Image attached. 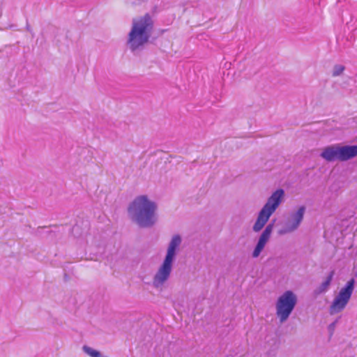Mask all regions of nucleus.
<instances>
[{"label": "nucleus", "mask_w": 357, "mask_h": 357, "mask_svg": "<svg viewBox=\"0 0 357 357\" xmlns=\"http://www.w3.org/2000/svg\"><path fill=\"white\" fill-rule=\"evenodd\" d=\"M153 28L154 22L149 13L132 19L127 45L134 55H139L147 43L155 40V37H152Z\"/></svg>", "instance_id": "obj_1"}, {"label": "nucleus", "mask_w": 357, "mask_h": 357, "mask_svg": "<svg viewBox=\"0 0 357 357\" xmlns=\"http://www.w3.org/2000/svg\"><path fill=\"white\" fill-rule=\"evenodd\" d=\"M157 204L146 195L136 197L128 206L130 220L140 228H151L158 222Z\"/></svg>", "instance_id": "obj_2"}, {"label": "nucleus", "mask_w": 357, "mask_h": 357, "mask_svg": "<svg viewBox=\"0 0 357 357\" xmlns=\"http://www.w3.org/2000/svg\"><path fill=\"white\" fill-rule=\"evenodd\" d=\"M181 241L182 239L179 234H176L172 236L169 243L164 261L153 276V285L155 288L158 289L161 287L169 278L173 262L176 256L177 249L181 245Z\"/></svg>", "instance_id": "obj_3"}, {"label": "nucleus", "mask_w": 357, "mask_h": 357, "mask_svg": "<svg viewBox=\"0 0 357 357\" xmlns=\"http://www.w3.org/2000/svg\"><path fill=\"white\" fill-rule=\"evenodd\" d=\"M297 303V296L292 291H286L276 303V314L281 323L287 320Z\"/></svg>", "instance_id": "obj_4"}, {"label": "nucleus", "mask_w": 357, "mask_h": 357, "mask_svg": "<svg viewBox=\"0 0 357 357\" xmlns=\"http://www.w3.org/2000/svg\"><path fill=\"white\" fill-rule=\"evenodd\" d=\"M355 280L350 279L345 286L342 287L337 296L334 298L330 306L329 312L331 314H334L342 312L349 301L354 289Z\"/></svg>", "instance_id": "obj_5"}, {"label": "nucleus", "mask_w": 357, "mask_h": 357, "mask_svg": "<svg viewBox=\"0 0 357 357\" xmlns=\"http://www.w3.org/2000/svg\"><path fill=\"white\" fill-rule=\"evenodd\" d=\"M275 220H273L271 223H269L263 231L261 234L260 235L257 245L255 247V249L252 253V257L253 258H257L259 256L261 251L264 250L266 243L268 241L271 233L273 231L274 224Z\"/></svg>", "instance_id": "obj_6"}, {"label": "nucleus", "mask_w": 357, "mask_h": 357, "mask_svg": "<svg viewBox=\"0 0 357 357\" xmlns=\"http://www.w3.org/2000/svg\"><path fill=\"white\" fill-rule=\"evenodd\" d=\"M340 144H335L324 148L320 156L328 162L340 161Z\"/></svg>", "instance_id": "obj_7"}, {"label": "nucleus", "mask_w": 357, "mask_h": 357, "mask_svg": "<svg viewBox=\"0 0 357 357\" xmlns=\"http://www.w3.org/2000/svg\"><path fill=\"white\" fill-rule=\"evenodd\" d=\"M284 195V190L281 188L278 189L271 195V197H268L267 202L265 204L264 207H266V208L275 212L282 202Z\"/></svg>", "instance_id": "obj_8"}, {"label": "nucleus", "mask_w": 357, "mask_h": 357, "mask_svg": "<svg viewBox=\"0 0 357 357\" xmlns=\"http://www.w3.org/2000/svg\"><path fill=\"white\" fill-rule=\"evenodd\" d=\"M340 161H347L357 156V145H340Z\"/></svg>", "instance_id": "obj_9"}, {"label": "nucleus", "mask_w": 357, "mask_h": 357, "mask_svg": "<svg viewBox=\"0 0 357 357\" xmlns=\"http://www.w3.org/2000/svg\"><path fill=\"white\" fill-rule=\"evenodd\" d=\"M306 208L305 206H301L295 213H293L291 215V221L289 222L290 225L293 227V229H297L299 227L301 222H302L304 213L305 212Z\"/></svg>", "instance_id": "obj_10"}, {"label": "nucleus", "mask_w": 357, "mask_h": 357, "mask_svg": "<svg viewBox=\"0 0 357 357\" xmlns=\"http://www.w3.org/2000/svg\"><path fill=\"white\" fill-rule=\"evenodd\" d=\"M334 275H335V271L332 270L328 275L326 280L324 282H323L319 285V287L314 290V293L316 294H320L326 292L328 290V289L331 284V282L333 280Z\"/></svg>", "instance_id": "obj_11"}, {"label": "nucleus", "mask_w": 357, "mask_h": 357, "mask_svg": "<svg viewBox=\"0 0 357 357\" xmlns=\"http://www.w3.org/2000/svg\"><path fill=\"white\" fill-rule=\"evenodd\" d=\"M82 350L84 353H86L87 355H89L91 357H108L106 356H102V354L96 349H93V348L84 345L82 347Z\"/></svg>", "instance_id": "obj_12"}, {"label": "nucleus", "mask_w": 357, "mask_h": 357, "mask_svg": "<svg viewBox=\"0 0 357 357\" xmlns=\"http://www.w3.org/2000/svg\"><path fill=\"white\" fill-rule=\"evenodd\" d=\"M274 212L271 211L270 209L266 208V207H262L261 211H259L258 216L261 217L263 220H264L266 222L269 220L270 217Z\"/></svg>", "instance_id": "obj_13"}, {"label": "nucleus", "mask_w": 357, "mask_h": 357, "mask_svg": "<svg viewBox=\"0 0 357 357\" xmlns=\"http://www.w3.org/2000/svg\"><path fill=\"white\" fill-rule=\"evenodd\" d=\"M266 222L261 217H257L255 223L253 225L252 229L255 232L259 231L265 226Z\"/></svg>", "instance_id": "obj_14"}, {"label": "nucleus", "mask_w": 357, "mask_h": 357, "mask_svg": "<svg viewBox=\"0 0 357 357\" xmlns=\"http://www.w3.org/2000/svg\"><path fill=\"white\" fill-rule=\"evenodd\" d=\"M345 70V67L342 65L336 64L333 67L332 76L333 77H337L340 75L343 71Z\"/></svg>", "instance_id": "obj_15"}, {"label": "nucleus", "mask_w": 357, "mask_h": 357, "mask_svg": "<svg viewBox=\"0 0 357 357\" xmlns=\"http://www.w3.org/2000/svg\"><path fill=\"white\" fill-rule=\"evenodd\" d=\"M46 227H38L36 229V235L38 236H43V229H45ZM56 233V231H54V230H48V231H46L44 234H45L46 236H52V235H54Z\"/></svg>", "instance_id": "obj_16"}, {"label": "nucleus", "mask_w": 357, "mask_h": 357, "mask_svg": "<svg viewBox=\"0 0 357 357\" xmlns=\"http://www.w3.org/2000/svg\"><path fill=\"white\" fill-rule=\"evenodd\" d=\"M294 231H295V229H293V227L290 225L289 223H288L285 228L280 229L278 233L279 235H284Z\"/></svg>", "instance_id": "obj_17"}, {"label": "nucleus", "mask_w": 357, "mask_h": 357, "mask_svg": "<svg viewBox=\"0 0 357 357\" xmlns=\"http://www.w3.org/2000/svg\"><path fill=\"white\" fill-rule=\"evenodd\" d=\"M79 226L78 225H75L72 229H71V233L72 234L75 236L78 237L82 235L81 232L79 231Z\"/></svg>", "instance_id": "obj_18"}, {"label": "nucleus", "mask_w": 357, "mask_h": 357, "mask_svg": "<svg viewBox=\"0 0 357 357\" xmlns=\"http://www.w3.org/2000/svg\"><path fill=\"white\" fill-rule=\"evenodd\" d=\"M337 322V319H336L335 321H334L333 322H332L331 324H329L328 328V331L331 333V334H333Z\"/></svg>", "instance_id": "obj_19"}, {"label": "nucleus", "mask_w": 357, "mask_h": 357, "mask_svg": "<svg viewBox=\"0 0 357 357\" xmlns=\"http://www.w3.org/2000/svg\"><path fill=\"white\" fill-rule=\"evenodd\" d=\"M26 30H27L28 31H29L30 33H31V32H32L31 29V27H30V26H29V24L28 23L26 24Z\"/></svg>", "instance_id": "obj_20"}]
</instances>
